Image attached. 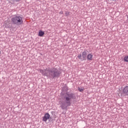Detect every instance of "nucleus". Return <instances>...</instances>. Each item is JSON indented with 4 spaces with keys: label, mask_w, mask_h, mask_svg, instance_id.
Listing matches in <instances>:
<instances>
[{
    "label": "nucleus",
    "mask_w": 128,
    "mask_h": 128,
    "mask_svg": "<svg viewBox=\"0 0 128 128\" xmlns=\"http://www.w3.org/2000/svg\"><path fill=\"white\" fill-rule=\"evenodd\" d=\"M93 56H94V55H92V54H88L87 55L86 60H88L89 62H92V60Z\"/></svg>",
    "instance_id": "7"
},
{
    "label": "nucleus",
    "mask_w": 128,
    "mask_h": 128,
    "mask_svg": "<svg viewBox=\"0 0 128 128\" xmlns=\"http://www.w3.org/2000/svg\"><path fill=\"white\" fill-rule=\"evenodd\" d=\"M65 16H70V12L65 11Z\"/></svg>",
    "instance_id": "10"
},
{
    "label": "nucleus",
    "mask_w": 128,
    "mask_h": 128,
    "mask_svg": "<svg viewBox=\"0 0 128 128\" xmlns=\"http://www.w3.org/2000/svg\"><path fill=\"white\" fill-rule=\"evenodd\" d=\"M78 90H79V92H84V89L82 88H78Z\"/></svg>",
    "instance_id": "11"
},
{
    "label": "nucleus",
    "mask_w": 128,
    "mask_h": 128,
    "mask_svg": "<svg viewBox=\"0 0 128 128\" xmlns=\"http://www.w3.org/2000/svg\"><path fill=\"white\" fill-rule=\"evenodd\" d=\"M127 20H128V15H127Z\"/></svg>",
    "instance_id": "14"
},
{
    "label": "nucleus",
    "mask_w": 128,
    "mask_h": 128,
    "mask_svg": "<svg viewBox=\"0 0 128 128\" xmlns=\"http://www.w3.org/2000/svg\"><path fill=\"white\" fill-rule=\"evenodd\" d=\"M38 71L42 76H48L50 80L58 78L62 76V70L56 67L44 68V70L39 69Z\"/></svg>",
    "instance_id": "1"
},
{
    "label": "nucleus",
    "mask_w": 128,
    "mask_h": 128,
    "mask_svg": "<svg viewBox=\"0 0 128 128\" xmlns=\"http://www.w3.org/2000/svg\"><path fill=\"white\" fill-rule=\"evenodd\" d=\"M124 62H128V56H125L124 57Z\"/></svg>",
    "instance_id": "9"
},
{
    "label": "nucleus",
    "mask_w": 128,
    "mask_h": 128,
    "mask_svg": "<svg viewBox=\"0 0 128 128\" xmlns=\"http://www.w3.org/2000/svg\"><path fill=\"white\" fill-rule=\"evenodd\" d=\"M2 54V52L0 51V54Z\"/></svg>",
    "instance_id": "15"
},
{
    "label": "nucleus",
    "mask_w": 128,
    "mask_h": 128,
    "mask_svg": "<svg viewBox=\"0 0 128 128\" xmlns=\"http://www.w3.org/2000/svg\"><path fill=\"white\" fill-rule=\"evenodd\" d=\"M38 36H41V37L44 36V32L42 30H40Z\"/></svg>",
    "instance_id": "8"
},
{
    "label": "nucleus",
    "mask_w": 128,
    "mask_h": 128,
    "mask_svg": "<svg viewBox=\"0 0 128 128\" xmlns=\"http://www.w3.org/2000/svg\"><path fill=\"white\" fill-rule=\"evenodd\" d=\"M122 94L124 96H128V86H126L123 89Z\"/></svg>",
    "instance_id": "6"
},
{
    "label": "nucleus",
    "mask_w": 128,
    "mask_h": 128,
    "mask_svg": "<svg viewBox=\"0 0 128 128\" xmlns=\"http://www.w3.org/2000/svg\"><path fill=\"white\" fill-rule=\"evenodd\" d=\"M60 14H64V12H62V10H61L60 12Z\"/></svg>",
    "instance_id": "13"
},
{
    "label": "nucleus",
    "mask_w": 128,
    "mask_h": 128,
    "mask_svg": "<svg viewBox=\"0 0 128 128\" xmlns=\"http://www.w3.org/2000/svg\"><path fill=\"white\" fill-rule=\"evenodd\" d=\"M50 114L48 112H46L44 116L42 117V121L46 122H47L48 120H50Z\"/></svg>",
    "instance_id": "5"
},
{
    "label": "nucleus",
    "mask_w": 128,
    "mask_h": 128,
    "mask_svg": "<svg viewBox=\"0 0 128 128\" xmlns=\"http://www.w3.org/2000/svg\"><path fill=\"white\" fill-rule=\"evenodd\" d=\"M11 22L14 24L16 26H20L24 22L22 16L20 15H14L12 18Z\"/></svg>",
    "instance_id": "3"
},
{
    "label": "nucleus",
    "mask_w": 128,
    "mask_h": 128,
    "mask_svg": "<svg viewBox=\"0 0 128 128\" xmlns=\"http://www.w3.org/2000/svg\"><path fill=\"white\" fill-rule=\"evenodd\" d=\"M88 50H84L82 52V55L80 54L78 55V58L79 60H80V62L86 60V58H88Z\"/></svg>",
    "instance_id": "4"
},
{
    "label": "nucleus",
    "mask_w": 128,
    "mask_h": 128,
    "mask_svg": "<svg viewBox=\"0 0 128 128\" xmlns=\"http://www.w3.org/2000/svg\"><path fill=\"white\" fill-rule=\"evenodd\" d=\"M76 96L72 92H66L63 97L64 102H60V107L62 110H66L68 108V106H70L72 104V100H76Z\"/></svg>",
    "instance_id": "2"
},
{
    "label": "nucleus",
    "mask_w": 128,
    "mask_h": 128,
    "mask_svg": "<svg viewBox=\"0 0 128 128\" xmlns=\"http://www.w3.org/2000/svg\"><path fill=\"white\" fill-rule=\"evenodd\" d=\"M13 2H18L20 0H12Z\"/></svg>",
    "instance_id": "12"
}]
</instances>
